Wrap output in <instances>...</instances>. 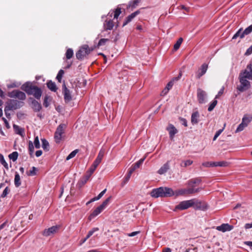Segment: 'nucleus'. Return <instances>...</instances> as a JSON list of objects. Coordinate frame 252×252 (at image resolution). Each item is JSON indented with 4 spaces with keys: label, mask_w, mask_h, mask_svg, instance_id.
<instances>
[{
    "label": "nucleus",
    "mask_w": 252,
    "mask_h": 252,
    "mask_svg": "<svg viewBox=\"0 0 252 252\" xmlns=\"http://www.w3.org/2000/svg\"><path fill=\"white\" fill-rule=\"evenodd\" d=\"M150 194L151 196L155 198L167 197L174 195V191L169 188L159 187L153 189Z\"/></svg>",
    "instance_id": "4"
},
{
    "label": "nucleus",
    "mask_w": 252,
    "mask_h": 252,
    "mask_svg": "<svg viewBox=\"0 0 252 252\" xmlns=\"http://www.w3.org/2000/svg\"><path fill=\"white\" fill-rule=\"evenodd\" d=\"M99 230L97 227H94L90 231H89L88 233L92 236L95 232Z\"/></svg>",
    "instance_id": "55"
},
{
    "label": "nucleus",
    "mask_w": 252,
    "mask_h": 252,
    "mask_svg": "<svg viewBox=\"0 0 252 252\" xmlns=\"http://www.w3.org/2000/svg\"><path fill=\"white\" fill-rule=\"evenodd\" d=\"M201 183V180L199 178H192L188 182L189 189H193L195 190L194 193L199 192L202 189V188H196L199 186Z\"/></svg>",
    "instance_id": "6"
},
{
    "label": "nucleus",
    "mask_w": 252,
    "mask_h": 252,
    "mask_svg": "<svg viewBox=\"0 0 252 252\" xmlns=\"http://www.w3.org/2000/svg\"><path fill=\"white\" fill-rule=\"evenodd\" d=\"M108 40H109V39H107V38H101V39H100L99 40L97 46L99 47V46H101L105 45L106 42L107 41H108Z\"/></svg>",
    "instance_id": "49"
},
{
    "label": "nucleus",
    "mask_w": 252,
    "mask_h": 252,
    "mask_svg": "<svg viewBox=\"0 0 252 252\" xmlns=\"http://www.w3.org/2000/svg\"><path fill=\"white\" fill-rule=\"evenodd\" d=\"M192 163V160H187L186 161H182L181 163V166L182 167H187L188 166L190 165Z\"/></svg>",
    "instance_id": "45"
},
{
    "label": "nucleus",
    "mask_w": 252,
    "mask_h": 252,
    "mask_svg": "<svg viewBox=\"0 0 252 252\" xmlns=\"http://www.w3.org/2000/svg\"><path fill=\"white\" fill-rule=\"evenodd\" d=\"M199 115L198 112H193L191 115V122L193 125L197 124L198 123Z\"/></svg>",
    "instance_id": "27"
},
{
    "label": "nucleus",
    "mask_w": 252,
    "mask_h": 252,
    "mask_svg": "<svg viewBox=\"0 0 252 252\" xmlns=\"http://www.w3.org/2000/svg\"><path fill=\"white\" fill-rule=\"evenodd\" d=\"M247 126H245L244 124H243L241 122V123L238 126V127L236 129L235 133H238L240 131H242Z\"/></svg>",
    "instance_id": "43"
},
{
    "label": "nucleus",
    "mask_w": 252,
    "mask_h": 252,
    "mask_svg": "<svg viewBox=\"0 0 252 252\" xmlns=\"http://www.w3.org/2000/svg\"><path fill=\"white\" fill-rule=\"evenodd\" d=\"M62 90L65 102H69L72 99L71 92L67 88L64 83L63 85Z\"/></svg>",
    "instance_id": "13"
},
{
    "label": "nucleus",
    "mask_w": 252,
    "mask_h": 252,
    "mask_svg": "<svg viewBox=\"0 0 252 252\" xmlns=\"http://www.w3.org/2000/svg\"><path fill=\"white\" fill-rule=\"evenodd\" d=\"M0 162L5 168H6V169L8 168V164L5 161V160L3 158V156L1 154H0Z\"/></svg>",
    "instance_id": "44"
},
{
    "label": "nucleus",
    "mask_w": 252,
    "mask_h": 252,
    "mask_svg": "<svg viewBox=\"0 0 252 252\" xmlns=\"http://www.w3.org/2000/svg\"><path fill=\"white\" fill-rule=\"evenodd\" d=\"M32 107L34 111L38 112L41 109V105L36 100L33 99L32 101Z\"/></svg>",
    "instance_id": "23"
},
{
    "label": "nucleus",
    "mask_w": 252,
    "mask_h": 252,
    "mask_svg": "<svg viewBox=\"0 0 252 252\" xmlns=\"http://www.w3.org/2000/svg\"><path fill=\"white\" fill-rule=\"evenodd\" d=\"M37 171L36 168L32 167V169L27 172V175L28 176H34L36 175V172Z\"/></svg>",
    "instance_id": "46"
},
{
    "label": "nucleus",
    "mask_w": 252,
    "mask_h": 252,
    "mask_svg": "<svg viewBox=\"0 0 252 252\" xmlns=\"http://www.w3.org/2000/svg\"><path fill=\"white\" fill-rule=\"evenodd\" d=\"M224 88H221L220 91L219 92L218 94L216 96V98H218L223 93Z\"/></svg>",
    "instance_id": "62"
},
{
    "label": "nucleus",
    "mask_w": 252,
    "mask_h": 252,
    "mask_svg": "<svg viewBox=\"0 0 252 252\" xmlns=\"http://www.w3.org/2000/svg\"><path fill=\"white\" fill-rule=\"evenodd\" d=\"M106 191V189H104L103 190H102L98 195L97 196L95 197L96 199L98 200L99 199H100L102 196L105 194V193Z\"/></svg>",
    "instance_id": "54"
},
{
    "label": "nucleus",
    "mask_w": 252,
    "mask_h": 252,
    "mask_svg": "<svg viewBox=\"0 0 252 252\" xmlns=\"http://www.w3.org/2000/svg\"><path fill=\"white\" fill-rule=\"evenodd\" d=\"M217 103H218V101L217 100H214L212 101V102L210 104V105L208 108V110L210 112L212 111L214 109L215 107L216 106V105L217 104Z\"/></svg>",
    "instance_id": "42"
},
{
    "label": "nucleus",
    "mask_w": 252,
    "mask_h": 252,
    "mask_svg": "<svg viewBox=\"0 0 252 252\" xmlns=\"http://www.w3.org/2000/svg\"><path fill=\"white\" fill-rule=\"evenodd\" d=\"M167 130L168 131L170 138H173L175 134L178 132L175 127L172 124H170L166 128Z\"/></svg>",
    "instance_id": "20"
},
{
    "label": "nucleus",
    "mask_w": 252,
    "mask_h": 252,
    "mask_svg": "<svg viewBox=\"0 0 252 252\" xmlns=\"http://www.w3.org/2000/svg\"><path fill=\"white\" fill-rule=\"evenodd\" d=\"M121 13V9L120 8H117L116 9V10L114 11V18L115 19H117Z\"/></svg>",
    "instance_id": "50"
},
{
    "label": "nucleus",
    "mask_w": 252,
    "mask_h": 252,
    "mask_svg": "<svg viewBox=\"0 0 252 252\" xmlns=\"http://www.w3.org/2000/svg\"><path fill=\"white\" fill-rule=\"evenodd\" d=\"M29 151L30 156L32 157V155L34 152V146L32 141H29Z\"/></svg>",
    "instance_id": "32"
},
{
    "label": "nucleus",
    "mask_w": 252,
    "mask_h": 252,
    "mask_svg": "<svg viewBox=\"0 0 252 252\" xmlns=\"http://www.w3.org/2000/svg\"><path fill=\"white\" fill-rule=\"evenodd\" d=\"M95 169L92 166H91L89 169V172L87 173V175H90V176L94 173Z\"/></svg>",
    "instance_id": "61"
},
{
    "label": "nucleus",
    "mask_w": 252,
    "mask_h": 252,
    "mask_svg": "<svg viewBox=\"0 0 252 252\" xmlns=\"http://www.w3.org/2000/svg\"><path fill=\"white\" fill-rule=\"evenodd\" d=\"M18 156V154L17 152H14L9 155L10 159H12L13 161L17 160Z\"/></svg>",
    "instance_id": "39"
},
{
    "label": "nucleus",
    "mask_w": 252,
    "mask_h": 252,
    "mask_svg": "<svg viewBox=\"0 0 252 252\" xmlns=\"http://www.w3.org/2000/svg\"><path fill=\"white\" fill-rule=\"evenodd\" d=\"M146 158V157H144L143 158L140 159L139 160H138L137 162H136L135 163L132 165V166L135 168H138L140 167V166L143 163V161Z\"/></svg>",
    "instance_id": "37"
},
{
    "label": "nucleus",
    "mask_w": 252,
    "mask_h": 252,
    "mask_svg": "<svg viewBox=\"0 0 252 252\" xmlns=\"http://www.w3.org/2000/svg\"><path fill=\"white\" fill-rule=\"evenodd\" d=\"M233 226L230 225L228 223H223L221 225L217 227V229L219 231L224 232L225 231H229L233 229Z\"/></svg>",
    "instance_id": "15"
},
{
    "label": "nucleus",
    "mask_w": 252,
    "mask_h": 252,
    "mask_svg": "<svg viewBox=\"0 0 252 252\" xmlns=\"http://www.w3.org/2000/svg\"><path fill=\"white\" fill-rule=\"evenodd\" d=\"M192 207L195 210H200L202 208L201 201L196 198H192L188 200L180 202L176 206L175 209L184 210Z\"/></svg>",
    "instance_id": "2"
},
{
    "label": "nucleus",
    "mask_w": 252,
    "mask_h": 252,
    "mask_svg": "<svg viewBox=\"0 0 252 252\" xmlns=\"http://www.w3.org/2000/svg\"><path fill=\"white\" fill-rule=\"evenodd\" d=\"M228 163L227 162L225 161H217L215 162V167H226L227 166Z\"/></svg>",
    "instance_id": "36"
},
{
    "label": "nucleus",
    "mask_w": 252,
    "mask_h": 252,
    "mask_svg": "<svg viewBox=\"0 0 252 252\" xmlns=\"http://www.w3.org/2000/svg\"><path fill=\"white\" fill-rule=\"evenodd\" d=\"M103 210L99 206L89 216V219L91 220L98 215Z\"/></svg>",
    "instance_id": "21"
},
{
    "label": "nucleus",
    "mask_w": 252,
    "mask_h": 252,
    "mask_svg": "<svg viewBox=\"0 0 252 252\" xmlns=\"http://www.w3.org/2000/svg\"><path fill=\"white\" fill-rule=\"evenodd\" d=\"M252 32V24L247 28L244 31L242 28L240 29L233 35L232 39H235L239 37L241 39L243 38L245 35L249 34Z\"/></svg>",
    "instance_id": "7"
},
{
    "label": "nucleus",
    "mask_w": 252,
    "mask_h": 252,
    "mask_svg": "<svg viewBox=\"0 0 252 252\" xmlns=\"http://www.w3.org/2000/svg\"><path fill=\"white\" fill-rule=\"evenodd\" d=\"M21 89L25 91L28 95H32L34 97L39 99L42 94V91L40 88L37 86L33 85L31 83H26L24 84Z\"/></svg>",
    "instance_id": "3"
},
{
    "label": "nucleus",
    "mask_w": 252,
    "mask_h": 252,
    "mask_svg": "<svg viewBox=\"0 0 252 252\" xmlns=\"http://www.w3.org/2000/svg\"><path fill=\"white\" fill-rule=\"evenodd\" d=\"M93 50V48L91 49L88 45H84L76 52V57L77 59L81 60L88 55Z\"/></svg>",
    "instance_id": "5"
},
{
    "label": "nucleus",
    "mask_w": 252,
    "mask_h": 252,
    "mask_svg": "<svg viewBox=\"0 0 252 252\" xmlns=\"http://www.w3.org/2000/svg\"><path fill=\"white\" fill-rule=\"evenodd\" d=\"M244 227L246 229L252 228V222L250 223H246Z\"/></svg>",
    "instance_id": "63"
},
{
    "label": "nucleus",
    "mask_w": 252,
    "mask_h": 252,
    "mask_svg": "<svg viewBox=\"0 0 252 252\" xmlns=\"http://www.w3.org/2000/svg\"><path fill=\"white\" fill-rule=\"evenodd\" d=\"M2 120H3V121L4 122V123L5 124V126L7 128H9L10 127V126H9V125L8 124V121L6 120V119L5 118H2Z\"/></svg>",
    "instance_id": "60"
},
{
    "label": "nucleus",
    "mask_w": 252,
    "mask_h": 252,
    "mask_svg": "<svg viewBox=\"0 0 252 252\" xmlns=\"http://www.w3.org/2000/svg\"><path fill=\"white\" fill-rule=\"evenodd\" d=\"M169 89L166 88V87L162 90V91L161 93V96H164L169 91Z\"/></svg>",
    "instance_id": "56"
},
{
    "label": "nucleus",
    "mask_w": 252,
    "mask_h": 252,
    "mask_svg": "<svg viewBox=\"0 0 252 252\" xmlns=\"http://www.w3.org/2000/svg\"><path fill=\"white\" fill-rule=\"evenodd\" d=\"M64 71L63 69H61L59 70L57 77L56 79L58 80V81L61 83L62 81V79L63 77V75L64 74Z\"/></svg>",
    "instance_id": "41"
},
{
    "label": "nucleus",
    "mask_w": 252,
    "mask_h": 252,
    "mask_svg": "<svg viewBox=\"0 0 252 252\" xmlns=\"http://www.w3.org/2000/svg\"><path fill=\"white\" fill-rule=\"evenodd\" d=\"M73 55V51L72 49L69 48L66 50L65 56L67 59H70Z\"/></svg>",
    "instance_id": "33"
},
{
    "label": "nucleus",
    "mask_w": 252,
    "mask_h": 252,
    "mask_svg": "<svg viewBox=\"0 0 252 252\" xmlns=\"http://www.w3.org/2000/svg\"><path fill=\"white\" fill-rule=\"evenodd\" d=\"M162 252H171V250L169 248H164L163 249Z\"/></svg>",
    "instance_id": "64"
},
{
    "label": "nucleus",
    "mask_w": 252,
    "mask_h": 252,
    "mask_svg": "<svg viewBox=\"0 0 252 252\" xmlns=\"http://www.w3.org/2000/svg\"><path fill=\"white\" fill-rule=\"evenodd\" d=\"M170 168V161H167L158 171V173L162 175L165 173Z\"/></svg>",
    "instance_id": "18"
},
{
    "label": "nucleus",
    "mask_w": 252,
    "mask_h": 252,
    "mask_svg": "<svg viewBox=\"0 0 252 252\" xmlns=\"http://www.w3.org/2000/svg\"><path fill=\"white\" fill-rule=\"evenodd\" d=\"M111 199V197L107 198L105 200H104L103 203L99 206L100 208H101L103 210H104L106 207L109 204L110 200Z\"/></svg>",
    "instance_id": "40"
},
{
    "label": "nucleus",
    "mask_w": 252,
    "mask_h": 252,
    "mask_svg": "<svg viewBox=\"0 0 252 252\" xmlns=\"http://www.w3.org/2000/svg\"><path fill=\"white\" fill-rule=\"evenodd\" d=\"M183 41V39L182 37H180L178 39L176 43L174 45V49L175 51L177 50L180 48Z\"/></svg>",
    "instance_id": "34"
},
{
    "label": "nucleus",
    "mask_w": 252,
    "mask_h": 252,
    "mask_svg": "<svg viewBox=\"0 0 252 252\" xmlns=\"http://www.w3.org/2000/svg\"><path fill=\"white\" fill-rule=\"evenodd\" d=\"M114 26V22L111 19L106 20L103 24L104 29L106 31L112 30Z\"/></svg>",
    "instance_id": "19"
},
{
    "label": "nucleus",
    "mask_w": 252,
    "mask_h": 252,
    "mask_svg": "<svg viewBox=\"0 0 252 252\" xmlns=\"http://www.w3.org/2000/svg\"><path fill=\"white\" fill-rule=\"evenodd\" d=\"M8 96L11 98H18L24 100L26 99V96L24 93L19 90H13L8 93Z\"/></svg>",
    "instance_id": "9"
},
{
    "label": "nucleus",
    "mask_w": 252,
    "mask_h": 252,
    "mask_svg": "<svg viewBox=\"0 0 252 252\" xmlns=\"http://www.w3.org/2000/svg\"><path fill=\"white\" fill-rule=\"evenodd\" d=\"M49 97L48 96H45L44 98V101H43V105L45 107H48L49 105V103L48 102Z\"/></svg>",
    "instance_id": "52"
},
{
    "label": "nucleus",
    "mask_w": 252,
    "mask_h": 252,
    "mask_svg": "<svg viewBox=\"0 0 252 252\" xmlns=\"http://www.w3.org/2000/svg\"><path fill=\"white\" fill-rule=\"evenodd\" d=\"M252 121V115H245L242 118V123L245 126H248L250 122Z\"/></svg>",
    "instance_id": "25"
},
{
    "label": "nucleus",
    "mask_w": 252,
    "mask_h": 252,
    "mask_svg": "<svg viewBox=\"0 0 252 252\" xmlns=\"http://www.w3.org/2000/svg\"><path fill=\"white\" fill-rule=\"evenodd\" d=\"M141 0H131L129 2L127 8L130 9L131 10H133L138 6Z\"/></svg>",
    "instance_id": "22"
},
{
    "label": "nucleus",
    "mask_w": 252,
    "mask_h": 252,
    "mask_svg": "<svg viewBox=\"0 0 252 252\" xmlns=\"http://www.w3.org/2000/svg\"><path fill=\"white\" fill-rule=\"evenodd\" d=\"M79 150L76 149L72 151L66 158V160H68L70 159L74 158L75 155L78 153Z\"/></svg>",
    "instance_id": "38"
},
{
    "label": "nucleus",
    "mask_w": 252,
    "mask_h": 252,
    "mask_svg": "<svg viewBox=\"0 0 252 252\" xmlns=\"http://www.w3.org/2000/svg\"><path fill=\"white\" fill-rule=\"evenodd\" d=\"M42 147L44 150L48 151L49 150V142L45 139H41Z\"/></svg>",
    "instance_id": "31"
},
{
    "label": "nucleus",
    "mask_w": 252,
    "mask_h": 252,
    "mask_svg": "<svg viewBox=\"0 0 252 252\" xmlns=\"http://www.w3.org/2000/svg\"><path fill=\"white\" fill-rule=\"evenodd\" d=\"M131 176L127 174V175L125 177V179L123 182L122 183V186H124L125 184H126L130 178Z\"/></svg>",
    "instance_id": "51"
},
{
    "label": "nucleus",
    "mask_w": 252,
    "mask_h": 252,
    "mask_svg": "<svg viewBox=\"0 0 252 252\" xmlns=\"http://www.w3.org/2000/svg\"><path fill=\"white\" fill-rule=\"evenodd\" d=\"M90 177V175H86L84 177H82L78 183V186L81 188L84 186L88 181Z\"/></svg>",
    "instance_id": "24"
},
{
    "label": "nucleus",
    "mask_w": 252,
    "mask_h": 252,
    "mask_svg": "<svg viewBox=\"0 0 252 252\" xmlns=\"http://www.w3.org/2000/svg\"><path fill=\"white\" fill-rule=\"evenodd\" d=\"M197 96L199 103H205L206 102L207 94L203 90L201 89H197Z\"/></svg>",
    "instance_id": "11"
},
{
    "label": "nucleus",
    "mask_w": 252,
    "mask_h": 252,
    "mask_svg": "<svg viewBox=\"0 0 252 252\" xmlns=\"http://www.w3.org/2000/svg\"><path fill=\"white\" fill-rule=\"evenodd\" d=\"M208 64L206 63H203L196 73V78L197 79H199L206 72Z\"/></svg>",
    "instance_id": "16"
},
{
    "label": "nucleus",
    "mask_w": 252,
    "mask_h": 252,
    "mask_svg": "<svg viewBox=\"0 0 252 252\" xmlns=\"http://www.w3.org/2000/svg\"><path fill=\"white\" fill-rule=\"evenodd\" d=\"M104 151L103 150H100L96 158L94 161L96 163H98V164L101 162V160L104 156Z\"/></svg>",
    "instance_id": "29"
},
{
    "label": "nucleus",
    "mask_w": 252,
    "mask_h": 252,
    "mask_svg": "<svg viewBox=\"0 0 252 252\" xmlns=\"http://www.w3.org/2000/svg\"><path fill=\"white\" fill-rule=\"evenodd\" d=\"M202 165L205 167H215V162L206 161L203 162Z\"/></svg>",
    "instance_id": "35"
},
{
    "label": "nucleus",
    "mask_w": 252,
    "mask_h": 252,
    "mask_svg": "<svg viewBox=\"0 0 252 252\" xmlns=\"http://www.w3.org/2000/svg\"><path fill=\"white\" fill-rule=\"evenodd\" d=\"M66 128L65 124H60L57 127L55 133L54 138L57 143H59L62 138V135Z\"/></svg>",
    "instance_id": "8"
},
{
    "label": "nucleus",
    "mask_w": 252,
    "mask_h": 252,
    "mask_svg": "<svg viewBox=\"0 0 252 252\" xmlns=\"http://www.w3.org/2000/svg\"><path fill=\"white\" fill-rule=\"evenodd\" d=\"M173 85V81H171L167 84L166 88L167 89H169V90H170L172 88Z\"/></svg>",
    "instance_id": "59"
},
{
    "label": "nucleus",
    "mask_w": 252,
    "mask_h": 252,
    "mask_svg": "<svg viewBox=\"0 0 252 252\" xmlns=\"http://www.w3.org/2000/svg\"><path fill=\"white\" fill-rule=\"evenodd\" d=\"M23 102L19 101L17 100L11 99L7 103L5 106L10 110H16L20 108L23 105Z\"/></svg>",
    "instance_id": "10"
},
{
    "label": "nucleus",
    "mask_w": 252,
    "mask_h": 252,
    "mask_svg": "<svg viewBox=\"0 0 252 252\" xmlns=\"http://www.w3.org/2000/svg\"><path fill=\"white\" fill-rule=\"evenodd\" d=\"M34 145L36 149H39L40 147V144L39 141V139L38 136H36L34 138V142H33Z\"/></svg>",
    "instance_id": "47"
},
{
    "label": "nucleus",
    "mask_w": 252,
    "mask_h": 252,
    "mask_svg": "<svg viewBox=\"0 0 252 252\" xmlns=\"http://www.w3.org/2000/svg\"><path fill=\"white\" fill-rule=\"evenodd\" d=\"M139 233H140V231H134L132 233H127L126 235H127L129 237H133V236H134L136 235L137 234H139Z\"/></svg>",
    "instance_id": "58"
},
{
    "label": "nucleus",
    "mask_w": 252,
    "mask_h": 252,
    "mask_svg": "<svg viewBox=\"0 0 252 252\" xmlns=\"http://www.w3.org/2000/svg\"><path fill=\"white\" fill-rule=\"evenodd\" d=\"M9 111H10V110L9 109L7 108L6 107H5V108H4L5 114L8 118H9L10 116V113L8 112Z\"/></svg>",
    "instance_id": "57"
},
{
    "label": "nucleus",
    "mask_w": 252,
    "mask_h": 252,
    "mask_svg": "<svg viewBox=\"0 0 252 252\" xmlns=\"http://www.w3.org/2000/svg\"><path fill=\"white\" fill-rule=\"evenodd\" d=\"M222 131H223V129H221L219 130L218 131H217L216 132V133H215V134L214 135V137L213 138V140L214 141L216 140V139L220 134V133L222 132Z\"/></svg>",
    "instance_id": "53"
},
{
    "label": "nucleus",
    "mask_w": 252,
    "mask_h": 252,
    "mask_svg": "<svg viewBox=\"0 0 252 252\" xmlns=\"http://www.w3.org/2000/svg\"><path fill=\"white\" fill-rule=\"evenodd\" d=\"M10 190V189L8 187H6L1 194V197L4 198L6 197L7 195L9 193Z\"/></svg>",
    "instance_id": "48"
},
{
    "label": "nucleus",
    "mask_w": 252,
    "mask_h": 252,
    "mask_svg": "<svg viewBox=\"0 0 252 252\" xmlns=\"http://www.w3.org/2000/svg\"><path fill=\"white\" fill-rule=\"evenodd\" d=\"M13 128L16 134L20 135L22 137L24 136L25 133L23 128L15 124L13 125Z\"/></svg>",
    "instance_id": "26"
},
{
    "label": "nucleus",
    "mask_w": 252,
    "mask_h": 252,
    "mask_svg": "<svg viewBox=\"0 0 252 252\" xmlns=\"http://www.w3.org/2000/svg\"><path fill=\"white\" fill-rule=\"evenodd\" d=\"M196 190L193 189H181L178 190H176L174 192V195L176 196L179 195H185L188 194H191L194 193V191Z\"/></svg>",
    "instance_id": "14"
},
{
    "label": "nucleus",
    "mask_w": 252,
    "mask_h": 252,
    "mask_svg": "<svg viewBox=\"0 0 252 252\" xmlns=\"http://www.w3.org/2000/svg\"><path fill=\"white\" fill-rule=\"evenodd\" d=\"M140 13V10H138L134 12L131 13L130 15L128 16L125 20V21L124 22L123 24V27L125 26L128 23H129L131 20L135 17L137 15H138Z\"/></svg>",
    "instance_id": "17"
},
{
    "label": "nucleus",
    "mask_w": 252,
    "mask_h": 252,
    "mask_svg": "<svg viewBox=\"0 0 252 252\" xmlns=\"http://www.w3.org/2000/svg\"><path fill=\"white\" fill-rule=\"evenodd\" d=\"M47 87L53 92H56L57 88L56 84L52 81H49L47 83Z\"/></svg>",
    "instance_id": "28"
},
{
    "label": "nucleus",
    "mask_w": 252,
    "mask_h": 252,
    "mask_svg": "<svg viewBox=\"0 0 252 252\" xmlns=\"http://www.w3.org/2000/svg\"><path fill=\"white\" fill-rule=\"evenodd\" d=\"M14 184L16 187H19L21 184L20 177L17 172L15 175Z\"/></svg>",
    "instance_id": "30"
},
{
    "label": "nucleus",
    "mask_w": 252,
    "mask_h": 252,
    "mask_svg": "<svg viewBox=\"0 0 252 252\" xmlns=\"http://www.w3.org/2000/svg\"><path fill=\"white\" fill-rule=\"evenodd\" d=\"M252 75L247 69L240 72L238 77L240 84L237 87V89L239 91L243 92L250 88L251 83L249 80H252Z\"/></svg>",
    "instance_id": "1"
},
{
    "label": "nucleus",
    "mask_w": 252,
    "mask_h": 252,
    "mask_svg": "<svg viewBox=\"0 0 252 252\" xmlns=\"http://www.w3.org/2000/svg\"><path fill=\"white\" fill-rule=\"evenodd\" d=\"M60 228V226H53L48 229H45L42 232L43 235L44 236H49L57 233Z\"/></svg>",
    "instance_id": "12"
}]
</instances>
